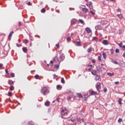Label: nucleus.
<instances>
[{"mask_svg":"<svg viewBox=\"0 0 125 125\" xmlns=\"http://www.w3.org/2000/svg\"><path fill=\"white\" fill-rule=\"evenodd\" d=\"M77 122H78L79 123H80V122H81V118H78L77 119Z\"/></svg>","mask_w":125,"mask_h":125,"instance_id":"nucleus-47","label":"nucleus"},{"mask_svg":"<svg viewBox=\"0 0 125 125\" xmlns=\"http://www.w3.org/2000/svg\"><path fill=\"white\" fill-rule=\"evenodd\" d=\"M39 77H40V76L39 75L36 74V75H35L34 78L36 80H38L39 79Z\"/></svg>","mask_w":125,"mask_h":125,"instance_id":"nucleus-31","label":"nucleus"},{"mask_svg":"<svg viewBox=\"0 0 125 125\" xmlns=\"http://www.w3.org/2000/svg\"><path fill=\"white\" fill-rule=\"evenodd\" d=\"M117 10H118V11H120V12H122V11L121 10V9H120V8H118V9H117Z\"/></svg>","mask_w":125,"mask_h":125,"instance_id":"nucleus-62","label":"nucleus"},{"mask_svg":"<svg viewBox=\"0 0 125 125\" xmlns=\"http://www.w3.org/2000/svg\"><path fill=\"white\" fill-rule=\"evenodd\" d=\"M107 90V87H105L104 88V92H106Z\"/></svg>","mask_w":125,"mask_h":125,"instance_id":"nucleus-42","label":"nucleus"},{"mask_svg":"<svg viewBox=\"0 0 125 125\" xmlns=\"http://www.w3.org/2000/svg\"><path fill=\"white\" fill-rule=\"evenodd\" d=\"M118 45H119V46H120V47H122V46H123V42H121L120 43L118 44Z\"/></svg>","mask_w":125,"mask_h":125,"instance_id":"nucleus-40","label":"nucleus"},{"mask_svg":"<svg viewBox=\"0 0 125 125\" xmlns=\"http://www.w3.org/2000/svg\"><path fill=\"white\" fill-rule=\"evenodd\" d=\"M23 42L26 44L27 43V42H28V40H25L23 41Z\"/></svg>","mask_w":125,"mask_h":125,"instance_id":"nucleus-48","label":"nucleus"},{"mask_svg":"<svg viewBox=\"0 0 125 125\" xmlns=\"http://www.w3.org/2000/svg\"><path fill=\"white\" fill-rule=\"evenodd\" d=\"M82 10L84 12V13H87V12H88V9L86 8H83Z\"/></svg>","mask_w":125,"mask_h":125,"instance_id":"nucleus-13","label":"nucleus"},{"mask_svg":"<svg viewBox=\"0 0 125 125\" xmlns=\"http://www.w3.org/2000/svg\"><path fill=\"white\" fill-rule=\"evenodd\" d=\"M62 116H66L67 115V110L66 109H62L61 111Z\"/></svg>","mask_w":125,"mask_h":125,"instance_id":"nucleus-4","label":"nucleus"},{"mask_svg":"<svg viewBox=\"0 0 125 125\" xmlns=\"http://www.w3.org/2000/svg\"><path fill=\"white\" fill-rule=\"evenodd\" d=\"M122 47L123 48V51H125V45H123Z\"/></svg>","mask_w":125,"mask_h":125,"instance_id":"nucleus-51","label":"nucleus"},{"mask_svg":"<svg viewBox=\"0 0 125 125\" xmlns=\"http://www.w3.org/2000/svg\"><path fill=\"white\" fill-rule=\"evenodd\" d=\"M123 122V119L122 118H119V120H118V123H122Z\"/></svg>","mask_w":125,"mask_h":125,"instance_id":"nucleus-38","label":"nucleus"},{"mask_svg":"<svg viewBox=\"0 0 125 125\" xmlns=\"http://www.w3.org/2000/svg\"><path fill=\"white\" fill-rule=\"evenodd\" d=\"M111 54H113L114 53V51L113 50V49H111Z\"/></svg>","mask_w":125,"mask_h":125,"instance_id":"nucleus-54","label":"nucleus"},{"mask_svg":"<svg viewBox=\"0 0 125 125\" xmlns=\"http://www.w3.org/2000/svg\"><path fill=\"white\" fill-rule=\"evenodd\" d=\"M8 94L10 97H11V96L12 95V93L11 92H8Z\"/></svg>","mask_w":125,"mask_h":125,"instance_id":"nucleus-41","label":"nucleus"},{"mask_svg":"<svg viewBox=\"0 0 125 125\" xmlns=\"http://www.w3.org/2000/svg\"><path fill=\"white\" fill-rule=\"evenodd\" d=\"M2 66H3V64H2V63H0V68L2 67Z\"/></svg>","mask_w":125,"mask_h":125,"instance_id":"nucleus-55","label":"nucleus"},{"mask_svg":"<svg viewBox=\"0 0 125 125\" xmlns=\"http://www.w3.org/2000/svg\"><path fill=\"white\" fill-rule=\"evenodd\" d=\"M13 34V31H11L9 34V36H8V38H10L11 37V36H12V34Z\"/></svg>","mask_w":125,"mask_h":125,"instance_id":"nucleus-34","label":"nucleus"},{"mask_svg":"<svg viewBox=\"0 0 125 125\" xmlns=\"http://www.w3.org/2000/svg\"><path fill=\"white\" fill-rule=\"evenodd\" d=\"M22 51H23V52H24V53H27V52H28V49L27 48V47H22Z\"/></svg>","mask_w":125,"mask_h":125,"instance_id":"nucleus-8","label":"nucleus"},{"mask_svg":"<svg viewBox=\"0 0 125 125\" xmlns=\"http://www.w3.org/2000/svg\"><path fill=\"white\" fill-rule=\"evenodd\" d=\"M97 68V71H98V72H102V67L100 66H98L96 67Z\"/></svg>","mask_w":125,"mask_h":125,"instance_id":"nucleus-10","label":"nucleus"},{"mask_svg":"<svg viewBox=\"0 0 125 125\" xmlns=\"http://www.w3.org/2000/svg\"><path fill=\"white\" fill-rule=\"evenodd\" d=\"M103 56L104 59H106L107 56L106 55V53H105V52L103 53Z\"/></svg>","mask_w":125,"mask_h":125,"instance_id":"nucleus-24","label":"nucleus"},{"mask_svg":"<svg viewBox=\"0 0 125 125\" xmlns=\"http://www.w3.org/2000/svg\"><path fill=\"white\" fill-rule=\"evenodd\" d=\"M107 76H109V77H112V76H114V73H111V72H108L107 73Z\"/></svg>","mask_w":125,"mask_h":125,"instance_id":"nucleus-18","label":"nucleus"},{"mask_svg":"<svg viewBox=\"0 0 125 125\" xmlns=\"http://www.w3.org/2000/svg\"><path fill=\"white\" fill-rule=\"evenodd\" d=\"M119 81H117V82H115V84H118V83H119Z\"/></svg>","mask_w":125,"mask_h":125,"instance_id":"nucleus-61","label":"nucleus"},{"mask_svg":"<svg viewBox=\"0 0 125 125\" xmlns=\"http://www.w3.org/2000/svg\"><path fill=\"white\" fill-rule=\"evenodd\" d=\"M28 5H31V2H28Z\"/></svg>","mask_w":125,"mask_h":125,"instance_id":"nucleus-64","label":"nucleus"},{"mask_svg":"<svg viewBox=\"0 0 125 125\" xmlns=\"http://www.w3.org/2000/svg\"><path fill=\"white\" fill-rule=\"evenodd\" d=\"M61 83H65V80H64L63 78H62Z\"/></svg>","mask_w":125,"mask_h":125,"instance_id":"nucleus-32","label":"nucleus"},{"mask_svg":"<svg viewBox=\"0 0 125 125\" xmlns=\"http://www.w3.org/2000/svg\"><path fill=\"white\" fill-rule=\"evenodd\" d=\"M67 94H68V95H69V96H72V97H73V96H74V92H73V91H71V90H68V91L67 92Z\"/></svg>","mask_w":125,"mask_h":125,"instance_id":"nucleus-7","label":"nucleus"},{"mask_svg":"<svg viewBox=\"0 0 125 125\" xmlns=\"http://www.w3.org/2000/svg\"><path fill=\"white\" fill-rule=\"evenodd\" d=\"M92 48H91V47L89 48L87 50L88 53H90V52H91V51H92Z\"/></svg>","mask_w":125,"mask_h":125,"instance_id":"nucleus-28","label":"nucleus"},{"mask_svg":"<svg viewBox=\"0 0 125 125\" xmlns=\"http://www.w3.org/2000/svg\"><path fill=\"white\" fill-rule=\"evenodd\" d=\"M8 83L10 85H12V84H14V82L11 80H9L8 82Z\"/></svg>","mask_w":125,"mask_h":125,"instance_id":"nucleus-11","label":"nucleus"},{"mask_svg":"<svg viewBox=\"0 0 125 125\" xmlns=\"http://www.w3.org/2000/svg\"><path fill=\"white\" fill-rule=\"evenodd\" d=\"M96 87L97 90H98V91H99V89H101V83H100L98 82L96 84Z\"/></svg>","mask_w":125,"mask_h":125,"instance_id":"nucleus-3","label":"nucleus"},{"mask_svg":"<svg viewBox=\"0 0 125 125\" xmlns=\"http://www.w3.org/2000/svg\"><path fill=\"white\" fill-rule=\"evenodd\" d=\"M97 73V70H93L91 72L92 75H93L94 76H96V74Z\"/></svg>","mask_w":125,"mask_h":125,"instance_id":"nucleus-17","label":"nucleus"},{"mask_svg":"<svg viewBox=\"0 0 125 125\" xmlns=\"http://www.w3.org/2000/svg\"><path fill=\"white\" fill-rule=\"evenodd\" d=\"M72 98V96H70L69 97H67V100H70Z\"/></svg>","mask_w":125,"mask_h":125,"instance_id":"nucleus-49","label":"nucleus"},{"mask_svg":"<svg viewBox=\"0 0 125 125\" xmlns=\"http://www.w3.org/2000/svg\"><path fill=\"white\" fill-rule=\"evenodd\" d=\"M67 42H71V37H68L66 38Z\"/></svg>","mask_w":125,"mask_h":125,"instance_id":"nucleus-37","label":"nucleus"},{"mask_svg":"<svg viewBox=\"0 0 125 125\" xmlns=\"http://www.w3.org/2000/svg\"><path fill=\"white\" fill-rule=\"evenodd\" d=\"M42 13H44L45 12V9L44 8L41 10Z\"/></svg>","mask_w":125,"mask_h":125,"instance_id":"nucleus-33","label":"nucleus"},{"mask_svg":"<svg viewBox=\"0 0 125 125\" xmlns=\"http://www.w3.org/2000/svg\"><path fill=\"white\" fill-rule=\"evenodd\" d=\"M64 59H65V55H64V54L60 53V57L59 58H57L58 62H59L60 60V62L63 61V60H64Z\"/></svg>","mask_w":125,"mask_h":125,"instance_id":"nucleus-1","label":"nucleus"},{"mask_svg":"<svg viewBox=\"0 0 125 125\" xmlns=\"http://www.w3.org/2000/svg\"><path fill=\"white\" fill-rule=\"evenodd\" d=\"M77 95L79 98H83V95L81 93H77Z\"/></svg>","mask_w":125,"mask_h":125,"instance_id":"nucleus-27","label":"nucleus"},{"mask_svg":"<svg viewBox=\"0 0 125 125\" xmlns=\"http://www.w3.org/2000/svg\"><path fill=\"white\" fill-rule=\"evenodd\" d=\"M95 80L96 81H99V80H100V76L98 75H96V77H95Z\"/></svg>","mask_w":125,"mask_h":125,"instance_id":"nucleus-16","label":"nucleus"},{"mask_svg":"<svg viewBox=\"0 0 125 125\" xmlns=\"http://www.w3.org/2000/svg\"><path fill=\"white\" fill-rule=\"evenodd\" d=\"M16 46H17V47H20V45L18 43H16Z\"/></svg>","mask_w":125,"mask_h":125,"instance_id":"nucleus-53","label":"nucleus"},{"mask_svg":"<svg viewBox=\"0 0 125 125\" xmlns=\"http://www.w3.org/2000/svg\"><path fill=\"white\" fill-rule=\"evenodd\" d=\"M115 52L116 53H119V52H120V50H119V49H116L115 50Z\"/></svg>","mask_w":125,"mask_h":125,"instance_id":"nucleus-44","label":"nucleus"},{"mask_svg":"<svg viewBox=\"0 0 125 125\" xmlns=\"http://www.w3.org/2000/svg\"><path fill=\"white\" fill-rule=\"evenodd\" d=\"M119 31H119V34H120V35L122 34V33H123V32H122L121 30H120Z\"/></svg>","mask_w":125,"mask_h":125,"instance_id":"nucleus-59","label":"nucleus"},{"mask_svg":"<svg viewBox=\"0 0 125 125\" xmlns=\"http://www.w3.org/2000/svg\"><path fill=\"white\" fill-rule=\"evenodd\" d=\"M117 17H118V18H119V19H123V15L118 14L117 15Z\"/></svg>","mask_w":125,"mask_h":125,"instance_id":"nucleus-20","label":"nucleus"},{"mask_svg":"<svg viewBox=\"0 0 125 125\" xmlns=\"http://www.w3.org/2000/svg\"><path fill=\"white\" fill-rule=\"evenodd\" d=\"M10 90H11V91H13V90H14V86L13 85H11L10 87Z\"/></svg>","mask_w":125,"mask_h":125,"instance_id":"nucleus-22","label":"nucleus"},{"mask_svg":"<svg viewBox=\"0 0 125 125\" xmlns=\"http://www.w3.org/2000/svg\"><path fill=\"white\" fill-rule=\"evenodd\" d=\"M44 105L47 107H48L49 106V102L47 101L46 102H45Z\"/></svg>","mask_w":125,"mask_h":125,"instance_id":"nucleus-19","label":"nucleus"},{"mask_svg":"<svg viewBox=\"0 0 125 125\" xmlns=\"http://www.w3.org/2000/svg\"><path fill=\"white\" fill-rule=\"evenodd\" d=\"M5 73L7 74V75H9V73H8V70L7 69H5Z\"/></svg>","mask_w":125,"mask_h":125,"instance_id":"nucleus-46","label":"nucleus"},{"mask_svg":"<svg viewBox=\"0 0 125 125\" xmlns=\"http://www.w3.org/2000/svg\"><path fill=\"white\" fill-rule=\"evenodd\" d=\"M54 68H55V69H58V68H59V65H58V64H55V65H54Z\"/></svg>","mask_w":125,"mask_h":125,"instance_id":"nucleus-35","label":"nucleus"},{"mask_svg":"<svg viewBox=\"0 0 125 125\" xmlns=\"http://www.w3.org/2000/svg\"><path fill=\"white\" fill-rule=\"evenodd\" d=\"M48 89L46 87H43L41 88V92L44 96H45V94L47 92Z\"/></svg>","mask_w":125,"mask_h":125,"instance_id":"nucleus-2","label":"nucleus"},{"mask_svg":"<svg viewBox=\"0 0 125 125\" xmlns=\"http://www.w3.org/2000/svg\"><path fill=\"white\" fill-rule=\"evenodd\" d=\"M118 102L119 104H120V105H122V99L119 98Z\"/></svg>","mask_w":125,"mask_h":125,"instance_id":"nucleus-29","label":"nucleus"},{"mask_svg":"<svg viewBox=\"0 0 125 125\" xmlns=\"http://www.w3.org/2000/svg\"><path fill=\"white\" fill-rule=\"evenodd\" d=\"M10 76L12 78H14V77H15V74L13 73H12L10 74Z\"/></svg>","mask_w":125,"mask_h":125,"instance_id":"nucleus-36","label":"nucleus"},{"mask_svg":"<svg viewBox=\"0 0 125 125\" xmlns=\"http://www.w3.org/2000/svg\"><path fill=\"white\" fill-rule=\"evenodd\" d=\"M53 77H54V79H55L56 78H57V75H56V74H54Z\"/></svg>","mask_w":125,"mask_h":125,"instance_id":"nucleus-52","label":"nucleus"},{"mask_svg":"<svg viewBox=\"0 0 125 125\" xmlns=\"http://www.w3.org/2000/svg\"><path fill=\"white\" fill-rule=\"evenodd\" d=\"M77 23V20L73 19L71 21V25L73 26V25H75Z\"/></svg>","mask_w":125,"mask_h":125,"instance_id":"nucleus-5","label":"nucleus"},{"mask_svg":"<svg viewBox=\"0 0 125 125\" xmlns=\"http://www.w3.org/2000/svg\"><path fill=\"white\" fill-rule=\"evenodd\" d=\"M76 44H77L78 46H81L82 45L81 42H77Z\"/></svg>","mask_w":125,"mask_h":125,"instance_id":"nucleus-30","label":"nucleus"},{"mask_svg":"<svg viewBox=\"0 0 125 125\" xmlns=\"http://www.w3.org/2000/svg\"><path fill=\"white\" fill-rule=\"evenodd\" d=\"M89 7L90 10L93 9V6H92V5H90V6H89Z\"/></svg>","mask_w":125,"mask_h":125,"instance_id":"nucleus-43","label":"nucleus"},{"mask_svg":"<svg viewBox=\"0 0 125 125\" xmlns=\"http://www.w3.org/2000/svg\"><path fill=\"white\" fill-rule=\"evenodd\" d=\"M56 46H57L58 47H59V44H56Z\"/></svg>","mask_w":125,"mask_h":125,"instance_id":"nucleus-63","label":"nucleus"},{"mask_svg":"<svg viewBox=\"0 0 125 125\" xmlns=\"http://www.w3.org/2000/svg\"><path fill=\"white\" fill-rule=\"evenodd\" d=\"M28 125H34L35 123H34V122H33V121H29L28 122Z\"/></svg>","mask_w":125,"mask_h":125,"instance_id":"nucleus-23","label":"nucleus"},{"mask_svg":"<svg viewBox=\"0 0 125 125\" xmlns=\"http://www.w3.org/2000/svg\"><path fill=\"white\" fill-rule=\"evenodd\" d=\"M90 95H97V92H95L94 91H92L90 92Z\"/></svg>","mask_w":125,"mask_h":125,"instance_id":"nucleus-14","label":"nucleus"},{"mask_svg":"<svg viewBox=\"0 0 125 125\" xmlns=\"http://www.w3.org/2000/svg\"><path fill=\"white\" fill-rule=\"evenodd\" d=\"M103 3L104 5H106V3L105 2V1H103Z\"/></svg>","mask_w":125,"mask_h":125,"instance_id":"nucleus-56","label":"nucleus"},{"mask_svg":"<svg viewBox=\"0 0 125 125\" xmlns=\"http://www.w3.org/2000/svg\"><path fill=\"white\" fill-rule=\"evenodd\" d=\"M56 100H57V102H59V100H60V98L58 97L56 99Z\"/></svg>","mask_w":125,"mask_h":125,"instance_id":"nucleus-50","label":"nucleus"},{"mask_svg":"<svg viewBox=\"0 0 125 125\" xmlns=\"http://www.w3.org/2000/svg\"><path fill=\"white\" fill-rule=\"evenodd\" d=\"M95 29L96 30H102V26H101V25H98L95 26Z\"/></svg>","mask_w":125,"mask_h":125,"instance_id":"nucleus-9","label":"nucleus"},{"mask_svg":"<svg viewBox=\"0 0 125 125\" xmlns=\"http://www.w3.org/2000/svg\"><path fill=\"white\" fill-rule=\"evenodd\" d=\"M90 13H91V14H92V15H95V13L93 12V11H90Z\"/></svg>","mask_w":125,"mask_h":125,"instance_id":"nucleus-45","label":"nucleus"},{"mask_svg":"<svg viewBox=\"0 0 125 125\" xmlns=\"http://www.w3.org/2000/svg\"><path fill=\"white\" fill-rule=\"evenodd\" d=\"M93 40H97V37H93Z\"/></svg>","mask_w":125,"mask_h":125,"instance_id":"nucleus-60","label":"nucleus"},{"mask_svg":"<svg viewBox=\"0 0 125 125\" xmlns=\"http://www.w3.org/2000/svg\"><path fill=\"white\" fill-rule=\"evenodd\" d=\"M122 56H123V57H124V58H125V52L123 54Z\"/></svg>","mask_w":125,"mask_h":125,"instance_id":"nucleus-57","label":"nucleus"},{"mask_svg":"<svg viewBox=\"0 0 125 125\" xmlns=\"http://www.w3.org/2000/svg\"><path fill=\"white\" fill-rule=\"evenodd\" d=\"M70 121L72 122V123H74L76 121V117L74 116L72 117V118L70 119Z\"/></svg>","mask_w":125,"mask_h":125,"instance_id":"nucleus-15","label":"nucleus"},{"mask_svg":"<svg viewBox=\"0 0 125 125\" xmlns=\"http://www.w3.org/2000/svg\"><path fill=\"white\" fill-rule=\"evenodd\" d=\"M57 89H62V85H57Z\"/></svg>","mask_w":125,"mask_h":125,"instance_id":"nucleus-25","label":"nucleus"},{"mask_svg":"<svg viewBox=\"0 0 125 125\" xmlns=\"http://www.w3.org/2000/svg\"><path fill=\"white\" fill-rule=\"evenodd\" d=\"M112 63H114V64H116V65H119V62H117L116 60H112Z\"/></svg>","mask_w":125,"mask_h":125,"instance_id":"nucleus-21","label":"nucleus"},{"mask_svg":"<svg viewBox=\"0 0 125 125\" xmlns=\"http://www.w3.org/2000/svg\"><path fill=\"white\" fill-rule=\"evenodd\" d=\"M92 63H95L96 61L94 60H92Z\"/></svg>","mask_w":125,"mask_h":125,"instance_id":"nucleus-58","label":"nucleus"},{"mask_svg":"<svg viewBox=\"0 0 125 125\" xmlns=\"http://www.w3.org/2000/svg\"><path fill=\"white\" fill-rule=\"evenodd\" d=\"M98 60L99 62H101L102 61V60H101V56H100L98 57Z\"/></svg>","mask_w":125,"mask_h":125,"instance_id":"nucleus-39","label":"nucleus"},{"mask_svg":"<svg viewBox=\"0 0 125 125\" xmlns=\"http://www.w3.org/2000/svg\"><path fill=\"white\" fill-rule=\"evenodd\" d=\"M102 43L104 45H108V44H109V42H108V40H104L103 41Z\"/></svg>","mask_w":125,"mask_h":125,"instance_id":"nucleus-6","label":"nucleus"},{"mask_svg":"<svg viewBox=\"0 0 125 125\" xmlns=\"http://www.w3.org/2000/svg\"><path fill=\"white\" fill-rule=\"evenodd\" d=\"M79 22H80V23H81V24H84V21H83V20L82 19H79Z\"/></svg>","mask_w":125,"mask_h":125,"instance_id":"nucleus-26","label":"nucleus"},{"mask_svg":"<svg viewBox=\"0 0 125 125\" xmlns=\"http://www.w3.org/2000/svg\"><path fill=\"white\" fill-rule=\"evenodd\" d=\"M85 31L88 33V34H90V33L91 32V29H90V28L89 27H86L85 28Z\"/></svg>","mask_w":125,"mask_h":125,"instance_id":"nucleus-12","label":"nucleus"}]
</instances>
